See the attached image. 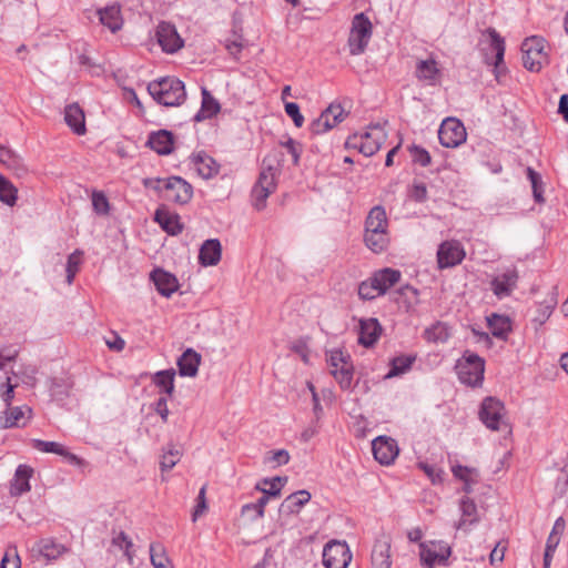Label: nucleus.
Masks as SVG:
<instances>
[{"label":"nucleus","mask_w":568,"mask_h":568,"mask_svg":"<svg viewBox=\"0 0 568 568\" xmlns=\"http://www.w3.org/2000/svg\"><path fill=\"white\" fill-rule=\"evenodd\" d=\"M285 112L293 120L294 124L297 128H301L304 124V116L300 112V106L295 102H286L285 103Z\"/></svg>","instance_id":"obj_59"},{"label":"nucleus","mask_w":568,"mask_h":568,"mask_svg":"<svg viewBox=\"0 0 568 568\" xmlns=\"http://www.w3.org/2000/svg\"><path fill=\"white\" fill-rule=\"evenodd\" d=\"M82 256H83V252L80 250H75L73 253H71L68 256V261H67V265H65V273H67L65 280L69 285L73 283V280L80 270V266L82 264Z\"/></svg>","instance_id":"obj_45"},{"label":"nucleus","mask_w":568,"mask_h":568,"mask_svg":"<svg viewBox=\"0 0 568 568\" xmlns=\"http://www.w3.org/2000/svg\"><path fill=\"white\" fill-rule=\"evenodd\" d=\"M398 301H403L406 307L415 306L418 303V290L412 285H404L397 290Z\"/></svg>","instance_id":"obj_48"},{"label":"nucleus","mask_w":568,"mask_h":568,"mask_svg":"<svg viewBox=\"0 0 568 568\" xmlns=\"http://www.w3.org/2000/svg\"><path fill=\"white\" fill-rule=\"evenodd\" d=\"M450 336V328L444 322H436L424 331V337L427 342L445 343Z\"/></svg>","instance_id":"obj_37"},{"label":"nucleus","mask_w":568,"mask_h":568,"mask_svg":"<svg viewBox=\"0 0 568 568\" xmlns=\"http://www.w3.org/2000/svg\"><path fill=\"white\" fill-rule=\"evenodd\" d=\"M351 363L347 361V357L344 355L342 351H332L328 357L329 372L334 369H338L344 365H349Z\"/></svg>","instance_id":"obj_58"},{"label":"nucleus","mask_w":568,"mask_h":568,"mask_svg":"<svg viewBox=\"0 0 568 568\" xmlns=\"http://www.w3.org/2000/svg\"><path fill=\"white\" fill-rule=\"evenodd\" d=\"M545 43V39L537 36L529 37L523 42V63L529 71H539L547 61Z\"/></svg>","instance_id":"obj_8"},{"label":"nucleus","mask_w":568,"mask_h":568,"mask_svg":"<svg viewBox=\"0 0 568 568\" xmlns=\"http://www.w3.org/2000/svg\"><path fill=\"white\" fill-rule=\"evenodd\" d=\"M64 545L57 542L52 538L40 539L34 546L33 551L48 561L55 560L67 552Z\"/></svg>","instance_id":"obj_26"},{"label":"nucleus","mask_w":568,"mask_h":568,"mask_svg":"<svg viewBox=\"0 0 568 568\" xmlns=\"http://www.w3.org/2000/svg\"><path fill=\"white\" fill-rule=\"evenodd\" d=\"M281 144L292 155L294 164H297L300 161L301 152H302L300 143L296 142L295 140L288 138L286 141L282 142Z\"/></svg>","instance_id":"obj_60"},{"label":"nucleus","mask_w":568,"mask_h":568,"mask_svg":"<svg viewBox=\"0 0 568 568\" xmlns=\"http://www.w3.org/2000/svg\"><path fill=\"white\" fill-rule=\"evenodd\" d=\"M450 468L454 477L462 480L463 483L478 481V471L476 468L462 466L459 464H453Z\"/></svg>","instance_id":"obj_47"},{"label":"nucleus","mask_w":568,"mask_h":568,"mask_svg":"<svg viewBox=\"0 0 568 568\" xmlns=\"http://www.w3.org/2000/svg\"><path fill=\"white\" fill-rule=\"evenodd\" d=\"M358 296L363 301H372L379 296H383V293L378 285L376 284L373 275L359 283Z\"/></svg>","instance_id":"obj_41"},{"label":"nucleus","mask_w":568,"mask_h":568,"mask_svg":"<svg viewBox=\"0 0 568 568\" xmlns=\"http://www.w3.org/2000/svg\"><path fill=\"white\" fill-rule=\"evenodd\" d=\"M382 326L376 318H362L358 326V343L365 347L373 346L379 338Z\"/></svg>","instance_id":"obj_18"},{"label":"nucleus","mask_w":568,"mask_h":568,"mask_svg":"<svg viewBox=\"0 0 568 568\" xmlns=\"http://www.w3.org/2000/svg\"><path fill=\"white\" fill-rule=\"evenodd\" d=\"M352 560L351 550L345 541L332 540L323 549V565L326 568H347Z\"/></svg>","instance_id":"obj_10"},{"label":"nucleus","mask_w":568,"mask_h":568,"mask_svg":"<svg viewBox=\"0 0 568 568\" xmlns=\"http://www.w3.org/2000/svg\"><path fill=\"white\" fill-rule=\"evenodd\" d=\"M418 467L427 475L433 484H440L444 480V470L435 465L418 463Z\"/></svg>","instance_id":"obj_55"},{"label":"nucleus","mask_w":568,"mask_h":568,"mask_svg":"<svg viewBox=\"0 0 568 568\" xmlns=\"http://www.w3.org/2000/svg\"><path fill=\"white\" fill-rule=\"evenodd\" d=\"M280 172V163L275 158L263 159L258 179L251 192L252 204L256 210L261 211L266 206L267 197L276 190Z\"/></svg>","instance_id":"obj_2"},{"label":"nucleus","mask_w":568,"mask_h":568,"mask_svg":"<svg viewBox=\"0 0 568 568\" xmlns=\"http://www.w3.org/2000/svg\"><path fill=\"white\" fill-rule=\"evenodd\" d=\"M17 187L0 174V201L9 206H13L17 202Z\"/></svg>","instance_id":"obj_43"},{"label":"nucleus","mask_w":568,"mask_h":568,"mask_svg":"<svg viewBox=\"0 0 568 568\" xmlns=\"http://www.w3.org/2000/svg\"><path fill=\"white\" fill-rule=\"evenodd\" d=\"M332 375L338 383L342 389L347 390L352 387L353 382V365H344L341 368L332 371Z\"/></svg>","instance_id":"obj_46"},{"label":"nucleus","mask_w":568,"mask_h":568,"mask_svg":"<svg viewBox=\"0 0 568 568\" xmlns=\"http://www.w3.org/2000/svg\"><path fill=\"white\" fill-rule=\"evenodd\" d=\"M143 184L166 202L186 204L193 195L192 185L180 176L149 178Z\"/></svg>","instance_id":"obj_1"},{"label":"nucleus","mask_w":568,"mask_h":568,"mask_svg":"<svg viewBox=\"0 0 568 568\" xmlns=\"http://www.w3.org/2000/svg\"><path fill=\"white\" fill-rule=\"evenodd\" d=\"M364 242L372 252L382 253L388 247L389 234L364 232Z\"/></svg>","instance_id":"obj_38"},{"label":"nucleus","mask_w":568,"mask_h":568,"mask_svg":"<svg viewBox=\"0 0 568 568\" xmlns=\"http://www.w3.org/2000/svg\"><path fill=\"white\" fill-rule=\"evenodd\" d=\"M373 277L381 288L383 295H385L390 287L397 284L402 278V273L398 270L385 267L374 272Z\"/></svg>","instance_id":"obj_33"},{"label":"nucleus","mask_w":568,"mask_h":568,"mask_svg":"<svg viewBox=\"0 0 568 568\" xmlns=\"http://www.w3.org/2000/svg\"><path fill=\"white\" fill-rule=\"evenodd\" d=\"M459 510L462 518L456 523V529H466L467 525H473L478 521L477 506L473 499L464 497L459 501Z\"/></svg>","instance_id":"obj_35"},{"label":"nucleus","mask_w":568,"mask_h":568,"mask_svg":"<svg viewBox=\"0 0 568 568\" xmlns=\"http://www.w3.org/2000/svg\"><path fill=\"white\" fill-rule=\"evenodd\" d=\"M156 40L162 50L166 53L179 51L184 41L176 31V28L169 22H160L156 27Z\"/></svg>","instance_id":"obj_13"},{"label":"nucleus","mask_w":568,"mask_h":568,"mask_svg":"<svg viewBox=\"0 0 568 568\" xmlns=\"http://www.w3.org/2000/svg\"><path fill=\"white\" fill-rule=\"evenodd\" d=\"M373 568H392L390 539L386 536L378 538L372 550Z\"/></svg>","instance_id":"obj_19"},{"label":"nucleus","mask_w":568,"mask_h":568,"mask_svg":"<svg viewBox=\"0 0 568 568\" xmlns=\"http://www.w3.org/2000/svg\"><path fill=\"white\" fill-rule=\"evenodd\" d=\"M365 232L389 234L388 219L383 206L376 205L371 209L365 221Z\"/></svg>","instance_id":"obj_21"},{"label":"nucleus","mask_w":568,"mask_h":568,"mask_svg":"<svg viewBox=\"0 0 568 568\" xmlns=\"http://www.w3.org/2000/svg\"><path fill=\"white\" fill-rule=\"evenodd\" d=\"M14 387L16 385L10 383V378H7V383L0 386V396L6 403L7 407L11 406V402L14 397Z\"/></svg>","instance_id":"obj_63"},{"label":"nucleus","mask_w":568,"mask_h":568,"mask_svg":"<svg viewBox=\"0 0 568 568\" xmlns=\"http://www.w3.org/2000/svg\"><path fill=\"white\" fill-rule=\"evenodd\" d=\"M148 145L158 154L168 155L173 151L174 136L166 130H160L150 134Z\"/></svg>","instance_id":"obj_25"},{"label":"nucleus","mask_w":568,"mask_h":568,"mask_svg":"<svg viewBox=\"0 0 568 568\" xmlns=\"http://www.w3.org/2000/svg\"><path fill=\"white\" fill-rule=\"evenodd\" d=\"M32 410L29 406H9L1 418V428L23 427L31 418Z\"/></svg>","instance_id":"obj_17"},{"label":"nucleus","mask_w":568,"mask_h":568,"mask_svg":"<svg viewBox=\"0 0 568 568\" xmlns=\"http://www.w3.org/2000/svg\"><path fill=\"white\" fill-rule=\"evenodd\" d=\"M372 450L374 458L382 465H390L399 453L396 440L386 436L375 438Z\"/></svg>","instance_id":"obj_15"},{"label":"nucleus","mask_w":568,"mask_h":568,"mask_svg":"<svg viewBox=\"0 0 568 568\" xmlns=\"http://www.w3.org/2000/svg\"><path fill=\"white\" fill-rule=\"evenodd\" d=\"M151 280L158 292L165 297H170L179 288L176 277L162 268L154 270L151 273Z\"/></svg>","instance_id":"obj_20"},{"label":"nucleus","mask_w":568,"mask_h":568,"mask_svg":"<svg viewBox=\"0 0 568 568\" xmlns=\"http://www.w3.org/2000/svg\"><path fill=\"white\" fill-rule=\"evenodd\" d=\"M64 121L75 134L82 135L85 133V116L79 104L73 103L65 106Z\"/></svg>","instance_id":"obj_29"},{"label":"nucleus","mask_w":568,"mask_h":568,"mask_svg":"<svg viewBox=\"0 0 568 568\" xmlns=\"http://www.w3.org/2000/svg\"><path fill=\"white\" fill-rule=\"evenodd\" d=\"M416 77L429 85H435L440 78V70L434 59L420 60L416 64Z\"/></svg>","instance_id":"obj_30"},{"label":"nucleus","mask_w":568,"mask_h":568,"mask_svg":"<svg viewBox=\"0 0 568 568\" xmlns=\"http://www.w3.org/2000/svg\"><path fill=\"white\" fill-rule=\"evenodd\" d=\"M151 564L154 568H172L170 559L164 554L161 546L151 545L150 547Z\"/></svg>","instance_id":"obj_49"},{"label":"nucleus","mask_w":568,"mask_h":568,"mask_svg":"<svg viewBox=\"0 0 568 568\" xmlns=\"http://www.w3.org/2000/svg\"><path fill=\"white\" fill-rule=\"evenodd\" d=\"M387 134L381 124H373L364 133H354L348 136L345 146L361 152L365 156L374 155L386 141Z\"/></svg>","instance_id":"obj_4"},{"label":"nucleus","mask_w":568,"mask_h":568,"mask_svg":"<svg viewBox=\"0 0 568 568\" xmlns=\"http://www.w3.org/2000/svg\"><path fill=\"white\" fill-rule=\"evenodd\" d=\"M201 356L193 349H186L178 361L179 372L182 376L193 377L199 371Z\"/></svg>","instance_id":"obj_34"},{"label":"nucleus","mask_w":568,"mask_h":568,"mask_svg":"<svg viewBox=\"0 0 568 568\" xmlns=\"http://www.w3.org/2000/svg\"><path fill=\"white\" fill-rule=\"evenodd\" d=\"M285 481L286 478L282 477L264 478L261 483L256 485V489L262 491L263 494H268L270 496L277 497Z\"/></svg>","instance_id":"obj_44"},{"label":"nucleus","mask_w":568,"mask_h":568,"mask_svg":"<svg viewBox=\"0 0 568 568\" xmlns=\"http://www.w3.org/2000/svg\"><path fill=\"white\" fill-rule=\"evenodd\" d=\"M527 178L531 183L535 200L539 203L542 202L544 197H542V187H541V185H542L541 176L535 170H532L531 168H528L527 169Z\"/></svg>","instance_id":"obj_52"},{"label":"nucleus","mask_w":568,"mask_h":568,"mask_svg":"<svg viewBox=\"0 0 568 568\" xmlns=\"http://www.w3.org/2000/svg\"><path fill=\"white\" fill-rule=\"evenodd\" d=\"M489 36H490V45H491V49L495 51L496 53V62H495V67L498 68V65L503 62L504 60V54H505V43H504V40L501 39V37L497 33L496 30L494 29H490L489 31Z\"/></svg>","instance_id":"obj_50"},{"label":"nucleus","mask_w":568,"mask_h":568,"mask_svg":"<svg viewBox=\"0 0 568 568\" xmlns=\"http://www.w3.org/2000/svg\"><path fill=\"white\" fill-rule=\"evenodd\" d=\"M192 163L195 172L204 180H209L219 173L220 166L216 161L203 152L194 154Z\"/></svg>","instance_id":"obj_23"},{"label":"nucleus","mask_w":568,"mask_h":568,"mask_svg":"<svg viewBox=\"0 0 568 568\" xmlns=\"http://www.w3.org/2000/svg\"><path fill=\"white\" fill-rule=\"evenodd\" d=\"M487 326L491 335L496 338L506 341L511 332V320L507 315L493 313L486 317Z\"/></svg>","instance_id":"obj_24"},{"label":"nucleus","mask_w":568,"mask_h":568,"mask_svg":"<svg viewBox=\"0 0 568 568\" xmlns=\"http://www.w3.org/2000/svg\"><path fill=\"white\" fill-rule=\"evenodd\" d=\"M0 162L10 169H13L18 174L26 172L21 158L12 150L0 144Z\"/></svg>","instance_id":"obj_42"},{"label":"nucleus","mask_w":568,"mask_h":568,"mask_svg":"<svg viewBox=\"0 0 568 568\" xmlns=\"http://www.w3.org/2000/svg\"><path fill=\"white\" fill-rule=\"evenodd\" d=\"M148 92L159 104L164 106L181 105L186 99L184 83L174 77H164L151 81Z\"/></svg>","instance_id":"obj_3"},{"label":"nucleus","mask_w":568,"mask_h":568,"mask_svg":"<svg viewBox=\"0 0 568 568\" xmlns=\"http://www.w3.org/2000/svg\"><path fill=\"white\" fill-rule=\"evenodd\" d=\"M92 206L94 211L99 214L106 213V196L103 192H93Z\"/></svg>","instance_id":"obj_61"},{"label":"nucleus","mask_w":568,"mask_h":568,"mask_svg":"<svg viewBox=\"0 0 568 568\" xmlns=\"http://www.w3.org/2000/svg\"><path fill=\"white\" fill-rule=\"evenodd\" d=\"M181 458V453L173 448V447H169L162 455V458H161V468L162 470H170L172 469L176 464L180 460Z\"/></svg>","instance_id":"obj_53"},{"label":"nucleus","mask_w":568,"mask_h":568,"mask_svg":"<svg viewBox=\"0 0 568 568\" xmlns=\"http://www.w3.org/2000/svg\"><path fill=\"white\" fill-rule=\"evenodd\" d=\"M409 153L413 161L424 168L428 166L432 162V158L428 151L419 145H412L409 148Z\"/></svg>","instance_id":"obj_54"},{"label":"nucleus","mask_w":568,"mask_h":568,"mask_svg":"<svg viewBox=\"0 0 568 568\" xmlns=\"http://www.w3.org/2000/svg\"><path fill=\"white\" fill-rule=\"evenodd\" d=\"M346 112L339 103H331L317 119H315L310 130L313 134H324L344 121Z\"/></svg>","instance_id":"obj_11"},{"label":"nucleus","mask_w":568,"mask_h":568,"mask_svg":"<svg viewBox=\"0 0 568 568\" xmlns=\"http://www.w3.org/2000/svg\"><path fill=\"white\" fill-rule=\"evenodd\" d=\"M518 281V272L515 267L507 268L503 273L496 275L490 281L493 293L499 298L509 296L516 288Z\"/></svg>","instance_id":"obj_16"},{"label":"nucleus","mask_w":568,"mask_h":568,"mask_svg":"<svg viewBox=\"0 0 568 568\" xmlns=\"http://www.w3.org/2000/svg\"><path fill=\"white\" fill-rule=\"evenodd\" d=\"M479 418L484 425L491 430L508 429L506 408L504 404L496 398L487 397L483 400Z\"/></svg>","instance_id":"obj_7"},{"label":"nucleus","mask_w":568,"mask_h":568,"mask_svg":"<svg viewBox=\"0 0 568 568\" xmlns=\"http://www.w3.org/2000/svg\"><path fill=\"white\" fill-rule=\"evenodd\" d=\"M456 372L460 383L469 386H477L483 382L485 362L474 353H465L457 362Z\"/></svg>","instance_id":"obj_6"},{"label":"nucleus","mask_w":568,"mask_h":568,"mask_svg":"<svg viewBox=\"0 0 568 568\" xmlns=\"http://www.w3.org/2000/svg\"><path fill=\"white\" fill-rule=\"evenodd\" d=\"M112 545L114 547H118L119 549L124 551V555L132 559V554L130 549L132 548V541L129 539V537L124 532H119L116 536L112 538Z\"/></svg>","instance_id":"obj_57"},{"label":"nucleus","mask_w":568,"mask_h":568,"mask_svg":"<svg viewBox=\"0 0 568 568\" xmlns=\"http://www.w3.org/2000/svg\"><path fill=\"white\" fill-rule=\"evenodd\" d=\"M419 548L420 560L428 567L436 564L444 565L450 556V548L442 541L420 542Z\"/></svg>","instance_id":"obj_14"},{"label":"nucleus","mask_w":568,"mask_h":568,"mask_svg":"<svg viewBox=\"0 0 568 568\" xmlns=\"http://www.w3.org/2000/svg\"><path fill=\"white\" fill-rule=\"evenodd\" d=\"M174 376L173 369L159 371L153 375L152 381L165 395L170 396L174 390Z\"/></svg>","instance_id":"obj_39"},{"label":"nucleus","mask_w":568,"mask_h":568,"mask_svg":"<svg viewBox=\"0 0 568 568\" xmlns=\"http://www.w3.org/2000/svg\"><path fill=\"white\" fill-rule=\"evenodd\" d=\"M373 26L368 17L361 12L354 16L348 37V48L352 55L362 54L372 38Z\"/></svg>","instance_id":"obj_5"},{"label":"nucleus","mask_w":568,"mask_h":568,"mask_svg":"<svg viewBox=\"0 0 568 568\" xmlns=\"http://www.w3.org/2000/svg\"><path fill=\"white\" fill-rule=\"evenodd\" d=\"M33 448L42 453H52L64 457L70 464L81 465L83 463L77 455L70 453L62 444L41 439L32 440Z\"/></svg>","instance_id":"obj_22"},{"label":"nucleus","mask_w":568,"mask_h":568,"mask_svg":"<svg viewBox=\"0 0 568 568\" xmlns=\"http://www.w3.org/2000/svg\"><path fill=\"white\" fill-rule=\"evenodd\" d=\"M32 474L33 469L30 466L19 465L10 484V494L12 496H20L29 491L31 488L29 480Z\"/></svg>","instance_id":"obj_27"},{"label":"nucleus","mask_w":568,"mask_h":568,"mask_svg":"<svg viewBox=\"0 0 568 568\" xmlns=\"http://www.w3.org/2000/svg\"><path fill=\"white\" fill-rule=\"evenodd\" d=\"M271 497L272 496H270L268 494H263V496L258 498L256 503L244 505V511L254 510L253 519L262 518L264 516V508L270 501Z\"/></svg>","instance_id":"obj_56"},{"label":"nucleus","mask_w":568,"mask_h":568,"mask_svg":"<svg viewBox=\"0 0 568 568\" xmlns=\"http://www.w3.org/2000/svg\"><path fill=\"white\" fill-rule=\"evenodd\" d=\"M155 221L166 233L171 235H176L182 232V225L176 214H171L166 211L158 210L155 212Z\"/></svg>","instance_id":"obj_36"},{"label":"nucleus","mask_w":568,"mask_h":568,"mask_svg":"<svg viewBox=\"0 0 568 568\" xmlns=\"http://www.w3.org/2000/svg\"><path fill=\"white\" fill-rule=\"evenodd\" d=\"M466 252L460 242L452 240L443 242L437 251V262L439 268L456 266L463 262Z\"/></svg>","instance_id":"obj_12"},{"label":"nucleus","mask_w":568,"mask_h":568,"mask_svg":"<svg viewBox=\"0 0 568 568\" xmlns=\"http://www.w3.org/2000/svg\"><path fill=\"white\" fill-rule=\"evenodd\" d=\"M311 499L307 490H298L287 496L280 506L281 514H297L301 508Z\"/></svg>","instance_id":"obj_32"},{"label":"nucleus","mask_w":568,"mask_h":568,"mask_svg":"<svg viewBox=\"0 0 568 568\" xmlns=\"http://www.w3.org/2000/svg\"><path fill=\"white\" fill-rule=\"evenodd\" d=\"M414 361L415 356L409 355H402L393 358L390 362V368L385 375V378H392L405 374L410 369Z\"/></svg>","instance_id":"obj_40"},{"label":"nucleus","mask_w":568,"mask_h":568,"mask_svg":"<svg viewBox=\"0 0 568 568\" xmlns=\"http://www.w3.org/2000/svg\"><path fill=\"white\" fill-rule=\"evenodd\" d=\"M197 504H196V507L193 511V515H192V520L193 521H196L197 518L200 516H202L204 514V511L206 510L207 506H206V499H205V487H202L199 491V495H197Z\"/></svg>","instance_id":"obj_62"},{"label":"nucleus","mask_w":568,"mask_h":568,"mask_svg":"<svg viewBox=\"0 0 568 568\" xmlns=\"http://www.w3.org/2000/svg\"><path fill=\"white\" fill-rule=\"evenodd\" d=\"M221 255L222 246L220 241L216 239H210L202 244L199 260L203 266H213L220 262Z\"/></svg>","instance_id":"obj_28"},{"label":"nucleus","mask_w":568,"mask_h":568,"mask_svg":"<svg viewBox=\"0 0 568 568\" xmlns=\"http://www.w3.org/2000/svg\"><path fill=\"white\" fill-rule=\"evenodd\" d=\"M109 31L116 32L122 29L123 27V18L121 14V8L120 4L114 3L112 6H109Z\"/></svg>","instance_id":"obj_51"},{"label":"nucleus","mask_w":568,"mask_h":568,"mask_svg":"<svg viewBox=\"0 0 568 568\" xmlns=\"http://www.w3.org/2000/svg\"><path fill=\"white\" fill-rule=\"evenodd\" d=\"M221 105L217 100L205 89H202L201 109L195 113L193 120L202 122L211 119L220 112Z\"/></svg>","instance_id":"obj_31"},{"label":"nucleus","mask_w":568,"mask_h":568,"mask_svg":"<svg viewBox=\"0 0 568 568\" xmlns=\"http://www.w3.org/2000/svg\"><path fill=\"white\" fill-rule=\"evenodd\" d=\"M438 139L443 146L454 149L462 145L466 139V129L456 118L445 119L438 130Z\"/></svg>","instance_id":"obj_9"},{"label":"nucleus","mask_w":568,"mask_h":568,"mask_svg":"<svg viewBox=\"0 0 568 568\" xmlns=\"http://www.w3.org/2000/svg\"><path fill=\"white\" fill-rule=\"evenodd\" d=\"M410 199L416 202H425L427 199V187L424 183H415L410 190Z\"/></svg>","instance_id":"obj_64"}]
</instances>
